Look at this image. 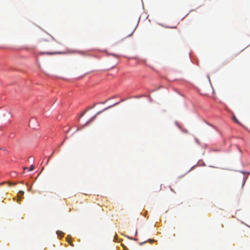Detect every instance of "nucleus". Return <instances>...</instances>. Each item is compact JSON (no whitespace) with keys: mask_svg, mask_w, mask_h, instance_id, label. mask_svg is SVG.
<instances>
[{"mask_svg":"<svg viewBox=\"0 0 250 250\" xmlns=\"http://www.w3.org/2000/svg\"><path fill=\"white\" fill-rule=\"evenodd\" d=\"M1 149V148L0 147V149Z\"/></svg>","mask_w":250,"mask_h":250,"instance_id":"obj_14","label":"nucleus"},{"mask_svg":"<svg viewBox=\"0 0 250 250\" xmlns=\"http://www.w3.org/2000/svg\"><path fill=\"white\" fill-rule=\"evenodd\" d=\"M148 241L150 244H151V243H152L153 242H154V241H155V240H154V239H148Z\"/></svg>","mask_w":250,"mask_h":250,"instance_id":"obj_8","label":"nucleus"},{"mask_svg":"<svg viewBox=\"0 0 250 250\" xmlns=\"http://www.w3.org/2000/svg\"><path fill=\"white\" fill-rule=\"evenodd\" d=\"M16 184V183H13L9 182V186H14V185H15Z\"/></svg>","mask_w":250,"mask_h":250,"instance_id":"obj_10","label":"nucleus"},{"mask_svg":"<svg viewBox=\"0 0 250 250\" xmlns=\"http://www.w3.org/2000/svg\"><path fill=\"white\" fill-rule=\"evenodd\" d=\"M232 118H233V120H234V121L237 123V124H240V122H239V121L237 120V119L236 118V117L235 116V115H233L232 116Z\"/></svg>","mask_w":250,"mask_h":250,"instance_id":"obj_5","label":"nucleus"},{"mask_svg":"<svg viewBox=\"0 0 250 250\" xmlns=\"http://www.w3.org/2000/svg\"><path fill=\"white\" fill-rule=\"evenodd\" d=\"M146 242V241L144 242H142L140 244V245H142L144 243H145Z\"/></svg>","mask_w":250,"mask_h":250,"instance_id":"obj_12","label":"nucleus"},{"mask_svg":"<svg viewBox=\"0 0 250 250\" xmlns=\"http://www.w3.org/2000/svg\"><path fill=\"white\" fill-rule=\"evenodd\" d=\"M119 104V103H115V104H114L113 105H110V106H108V107H107L105 108V109H104L103 110V111H104V110H106V109H108V108H110V107H112V106H114V105H117V104Z\"/></svg>","mask_w":250,"mask_h":250,"instance_id":"obj_6","label":"nucleus"},{"mask_svg":"<svg viewBox=\"0 0 250 250\" xmlns=\"http://www.w3.org/2000/svg\"><path fill=\"white\" fill-rule=\"evenodd\" d=\"M66 241L71 246H74L73 244L72 243L71 237L69 235H68L66 238Z\"/></svg>","mask_w":250,"mask_h":250,"instance_id":"obj_1","label":"nucleus"},{"mask_svg":"<svg viewBox=\"0 0 250 250\" xmlns=\"http://www.w3.org/2000/svg\"><path fill=\"white\" fill-rule=\"evenodd\" d=\"M23 169L25 170V169H28L26 167H25L23 168Z\"/></svg>","mask_w":250,"mask_h":250,"instance_id":"obj_13","label":"nucleus"},{"mask_svg":"<svg viewBox=\"0 0 250 250\" xmlns=\"http://www.w3.org/2000/svg\"><path fill=\"white\" fill-rule=\"evenodd\" d=\"M41 54H54L55 53H48V52H45V53H42Z\"/></svg>","mask_w":250,"mask_h":250,"instance_id":"obj_9","label":"nucleus"},{"mask_svg":"<svg viewBox=\"0 0 250 250\" xmlns=\"http://www.w3.org/2000/svg\"><path fill=\"white\" fill-rule=\"evenodd\" d=\"M34 169V167L33 165H31L30 168L28 169V170L29 171H32L33 170V169Z\"/></svg>","mask_w":250,"mask_h":250,"instance_id":"obj_7","label":"nucleus"},{"mask_svg":"<svg viewBox=\"0 0 250 250\" xmlns=\"http://www.w3.org/2000/svg\"><path fill=\"white\" fill-rule=\"evenodd\" d=\"M102 112V111H100L99 112H98L97 113V114L96 115H95L94 116H93L92 118H91L86 123V125L89 124L90 123H91V122H92L96 118V115H98V114H99L100 113H101Z\"/></svg>","mask_w":250,"mask_h":250,"instance_id":"obj_3","label":"nucleus"},{"mask_svg":"<svg viewBox=\"0 0 250 250\" xmlns=\"http://www.w3.org/2000/svg\"><path fill=\"white\" fill-rule=\"evenodd\" d=\"M24 194V191H23L22 190H20L18 193V202H19V201H20L21 198H19L20 196H23Z\"/></svg>","mask_w":250,"mask_h":250,"instance_id":"obj_2","label":"nucleus"},{"mask_svg":"<svg viewBox=\"0 0 250 250\" xmlns=\"http://www.w3.org/2000/svg\"><path fill=\"white\" fill-rule=\"evenodd\" d=\"M56 233L58 236L60 237H62L63 234V233L60 230H58Z\"/></svg>","mask_w":250,"mask_h":250,"instance_id":"obj_4","label":"nucleus"},{"mask_svg":"<svg viewBox=\"0 0 250 250\" xmlns=\"http://www.w3.org/2000/svg\"><path fill=\"white\" fill-rule=\"evenodd\" d=\"M134 30L131 32V34H130L128 35V36H129H129H131L133 34V32H134Z\"/></svg>","mask_w":250,"mask_h":250,"instance_id":"obj_11","label":"nucleus"}]
</instances>
